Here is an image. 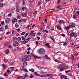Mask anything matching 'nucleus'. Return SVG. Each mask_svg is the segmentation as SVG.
I'll return each mask as SVG.
<instances>
[{
	"instance_id": "1",
	"label": "nucleus",
	"mask_w": 79,
	"mask_h": 79,
	"mask_svg": "<svg viewBox=\"0 0 79 79\" xmlns=\"http://www.w3.org/2000/svg\"><path fill=\"white\" fill-rule=\"evenodd\" d=\"M30 58H31V55H26L23 57L22 60L23 61H27V60H29Z\"/></svg>"
},
{
	"instance_id": "2",
	"label": "nucleus",
	"mask_w": 79,
	"mask_h": 79,
	"mask_svg": "<svg viewBox=\"0 0 79 79\" xmlns=\"http://www.w3.org/2000/svg\"><path fill=\"white\" fill-rule=\"evenodd\" d=\"M38 52L40 55H44L45 53V51L44 49H40L38 50Z\"/></svg>"
},
{
	"instance_id": "3",
	"label": "nucleus",
	"mask_w": 79,
	"mask_h": 79,
	"mask_svg": "<svg viewBox=\"0 0 79 79\" xmlns=\"http://www.w3.org/2000/svg\"><path fill=\"white\" fill-rule=\"evenodd\" d=\"M59 69L60 71H62L63 70H64V66L63 65L60 66L59 67Z\"/></svg>"
},
{
	"instance_id": "4",
	"label": "nucleus",
	"mask_w": 79,
	"mask_h": 79,
	"mask_svg": "<svg viewBox=\"0 0 79 79\" xmlns=\"http://www.w3.org/2000/svg\"><path fill=\"white\" fill-rule=\"evenodd\" d=\"M13 45L15 47H16L19 45V43L18 42H15L13 43Z\"/></svg>"
},
{
	"instance_id": "5",
	"label": "nucleus",
	"mask_w": 79,
	"mask_h": 79,
	"mask_svg": "<svg viewBox=\"0 0 79 79\" xmlns=\"http://www.w3.org/2000/svg\"><path fill=\"white\" fill-rule=\"evenodd\" d=\"M22 48H23L21 47L20 46H19V47H17V50L18 51H19V52H20L23 50L22 49Z\"/></svg>"
},
{
	"instance_id": "6",
	"label": "nucleus",
	"mask_w": 79,
	"mask_h": 79,
	"mask_svg": "<svg viewBox=\"0 0 79 79\" xmlns=\"http://www.w3.org/2000/svg\"><path fill=\"white\" fill-rule=\"evenodd\" d=\"M27 12L26 13L23 12L22 14V16L24 17H25V16H27Z\"/></svg>"
},
{
	"instance_id": "7",
	"label": "nucleus",
	"mask_w": 79,
	"mask_h": 79,
	"mask_svg": "<svg viewBox=\"0 0 79 79\" xmlns=\"http://www.w3.org/2000/svg\"><path fill=\"white\" fill-rule=\"evenodd\" d=\"M5 21L6 23H10V19H6Z\"/></svg>"
},
{
	"instance_id": "8",
	"label": "nucleus",
	"mask_w": 79,
	"mask_h": 79,
	"mask_svg": "<svg viewBox=\"0 0 79 79\" xmlns=\"http://www.w3.org/2000/svg\"><path fill=\"white\" fill-rule=\"evenodd\" d=\"M45 45L47 46L48 48H52L51 46L49 45V43H46Z\"/></svg>"
},
{
	"instance_id": "9",
	"label": "nucleus",
	"mask_w": 79,
	"mask_h": 79,
	"mask_svg": "<svg viewBox=\"0 0 79 79\" xmlns=\"http://www.w3.org/2000/svg\"><path fill=\"white\" fill-rule=\"evenodd\" d=\"M25 10V11H28V9L27 8V7H23L22 8V10L24 11Z\"/></svg>"
},
{
	"instance_id": "10",
	"label": "nucleus",
	"mask_w": 79,
	"mask_h": 79,
	"mask_svg": "<svg viewBox=\"0 0 79 79\" xmlns=\"http://www.w3.org/2000/svg\"><path fill=\"white\" fill-rule=\"evenodd\" d=\"M17 22V19L16 18H14L12 19V22L13 23H16Z\"/></svg>"
},
{
	"instance_id": "11",
	"label": "nucleus",
	"mask_w": 79,
	"mask_h": 79,
	"mask_svg": "<svg viewBox=\"0 0 79 79\" xmlns=\"http://www.w3.org/2000/svg\"><path fill=\"white\" fill-rule=\"evenodd\" d=\"M33 57H34V58L35 59L36 58H38V59H40V58H41V57H38L37 56H35V55L33 56Z\"/></svg>"
},
{
	"instance_id": "12",
	"label": "nucleus",
	"mask_w": 79,
	"mask_h": 79,
	"mask_svg": "<svg viewBox=\"0 0 79 79\" xmlns=\"http://www.w3.org/2000/svg\"><path fill=\"white\" fill-rule=\"evenodd\" d=\"M69 26L70 27H75V24L73 23H71L70 24Z\"/></svg>"
},
{
	"instance_id": "13",
	"label": "nucleus",
	"mask_w": 79,
	"mask_h": 79,
	"mask_svg": "<svg viewBox=\"0 0 79 79\" xmlns=\"http://www.w3.org/2000/svg\"><path fill=\"white\" fill-rule=\"evenodd\" d=\"M55 9H51L47 11L46 13H49V12H50L51 11H55Z\"/></svg>"
},
{
	"instance_id": "14",
	"label": "nucleus",
	"mask_w": 79,
	"mask_h": 79,
	"mask_svg": "<svg viewBox=\"0 0 79 79\" xmlns=\"http://www.w3.org/2000/svg\"><path fill=\"white\" fill-rule=\"evenodd\" d=\"M75 35V33L73 32H71L70 34V36H71V37H72L74 36Z\"/></svg>"
},
{
	"instance_id": "15",
	"label": "nucleus",
	"mask_w": 79,
	"mask_h": 79,
	"mask_svg": "<svg viewBox=\"0 0 79 79\" xmlns=\"http://www.w3.org/2000/svg\"><path fill=\"white\" fill-rule=\"evenodd\" d=\"M16 11L17 12H19L21 11V8L19 7H17L16 9Z\"/></svg>"
},
{
	"instance_id": "16",
	"label": "nucleus",
	"mask_w": 79,
	"mask_h": 79,
	"mask_svg": "<svg viewBox=\"0 0 79 79\" xmlns=\"http://www.w3.org/2000/svg\"><path fill=\"white\" fill-rule=\"evenodd\" d=\"M59 23L60 24H64V21H63V20H59L58 21Z\"/></svg>"
},
{
	"instance_id": "17",
	"label": "nucleus",
	"mask_w": 79,
	"mask_h": 79,
	"mask_svg": "<svg viewBox=\"0 0 79 79\" xmlns=\"http://www.w3.org/2000/svg\"><path fill=\"white\" fill-rule=\"evenodd\" d=\"M13 41H16V40H18V38L16 37H14L13 38Z\"/></svg>"
},
{
	"instance_id": "18",
	"label": "nucleus",
	"mask_w": 79,
	"mask_h": 79,
	"mask_svg": "<svg viewBox=\"0 0 79 79\" xmlns=\"http://www.w3.org/2000/svg\"><path fill=\"white\" fill-rule=\"evenodd\" d=\"M65 29H66L67 31H69V27H65L64 28Z\"/></svg>"
},
{
	"instance_id": "19",
	"label": "nucleus",
	"mask_w": 79,
	"mask_h": 79,
	"mask_svg": "<svg viewBox=\"0 0 79 79\" xmlns=\"http://www.w3.org/2000/svg\"><path fill=\"white\" fill-rule=\"evenodd\" d=\"M57 29L59 30H61V28L60 27V26L59 25L58 27H57Z\"/></svg>"
},
{
	"instance_id": "20",
	"label": "nucleus",
	"mask_w": 79,
	"mask_h": 79,
	"mask_svg": "<svg viewBox=\"0 0 79 79\" xmlns=\"http://www.w3.org/2000/svg\"><path fill=\"white\" fill-rule=\"evenodd\" d=\"M34 73L35 75H36V76H39V75L38 73H37V72H34Z\"/></svg>"
},
{
	"instance_id": "21",
	"label": "nucleus",
	"mask_w": 79,
	"mask_h": 79,
	"mask_svg": "<svg viewBox=\"0 0 79 79\" xmlns=\"http://www.w3.org/2000/svg\"><path fill=\"white\" fill-rule=\"evenodd\" d=\"M17 40L18 42H21V37H19L17 38Z\"/></svg>"
},
{
	"instance_id": "22",
	"label": "nucleus",
	"mask_w": 79,
	"mask_h": 79,
	"mask_svg": "<svg viewBox=\"0 0 79 79\" xmlns=\"http://www.w3.org/2000/svg\"><path fill=\"white\" fill-rule=\"evenodd\" d=\"M28 42V41L26 40H24L23 41V44H27V43Z\"/></svg>"
},
{
	"instance_id": "23",
	"label": "nucleus",
	"mask_w": 79,
	"mask_h": 79,
	"mask_svg": "<svg viewBox=\"0 0 79 79\" xmlns=\"http://www.w3.org/2000/svg\"><path fill=\"white\" fill-rule=\"evenodd\" d=\"M10 51L8 50H6V54H8L9 53Z\"/></svg>"
},
{
	"instance_id": "24",
	"label": "nucleus",
	"mask_w": 79,
	"mask_h": 79,
	"mask_svg": "<svg viewBox=\"0 0 79 79\" xmlns=\"http://www.w3.org/2000/svg\"><path fill=\"white\" fill-rule=\"evenodd\" d=\"M29 71H31V72H34V69H29Z\"/></svg>"
},
{
	"instance_id": "25",
	"label": "nucleus",
	"mask_w": 79,
	"mask_h": 79,
	"mask_svg": "<svg viewBox=\"0 0 79 79\" xmlns=\"http://www.w3.org/2000/svg\"><path fill=\"white\" fill-rule=\"evenodd\" d=\"M26 21H27V19H23L22 20V21H23V22H24V21L26 22Z\"/></svg>"
},
{
	"instance_id": "26",
	"label": "nucleus",
	"mask_w": 79,
	"mask_h": 79,
	"mask_svg": "<svg viewBox=\"0 0 79 79\" xmlns=\"http://www.w3.org/2000/svg\"><path fill=\"white\" fill-rule=\"evenodd\" d=\"M3 31V27H1L0 28V31Z\"/></svg>"
},
{
	"instance_id": "27",
	"label": "nucleus",
	"mask_w": 79,
	"mask_h": 79,
	"mask_svg": "<svg viewBox=\"0 0 79 79\" xmlns=\"http://www.w3.org/2000/svg\"><path fill=\"white\" fill-rule=\"evenodd\" d=\"M15 27L17 28L19 27V25H18V24L17 23L15 24Z\"/></svg>"
},
{
	"instance_id": "28",
	"label": "nucleus",
	"mask_w": 79,
	"mask_h": 79,
	"mask_svg": "<svg viewBox=\"0 0 79 79\" xmlns=\"http://www.w3.org/2000/svg\"><path fill=\"white\" fill-rule=\"evenodd\" d=\"M23 64L24 66H26V65H27V62H24L23 63Z\"/></svg>"
},
{
	"instance_id": "29",
	"label": "nucleus",
	"mask_w": 79,
	"mask_h": 79,
	"mask_svg": "<svg viewBox=\"0 0 79 79\" xmlns=\"http://www.w3.org/2000/svg\"><path fill=\"white\" fill-rule=\"evenodd\" d=\"M71 59L72 60V61H74V56H73V55H72V57Z\"/></svg>"
},
{
	"instance_id": "30",
	"label": "nucleus",
	"mask_w": 79,
	"mask_h": 79,
	"mask_svg": "<svg viewBox=\"0 0 79 79\" xmlns=\"http://www.w3.org/2000/svg\"><path fill=\"white\" fill-rule=\"evenodd\" d=\"M4 62H5V63H7V62H8V60L6 59H4Z\"/></svg>"
},
{
	"instance_id": "31",
	"label": "nucleus",
	"mask_w": 79,
	"mask_h": 79,
	"mask_svg": "<svg viewBox=\"0 0 79 79\" xmlns=\"http://www.w3.org/2000/svg\"><path fill=\"white\" fill-rule=\"evenodd\" d=\"M44 57H46V58H47V59H50V58L49 57H48V56H47V55H45L44 56Z\"/></svg>"
},
{
	"instance_id": "32",
	"label": "nucleus",
	"mask_w": 79,
	"mask_h": 79,
	"mask_svg": "<svg viewBox=\"0 0 79 79\" xmlns=\"http://www.w3.org/2000/svg\"><path fill=\"white\" fill-rule=\"evenodd\" d=\"M41 26H44V23L43 22L41 23Z\"/></svg>"
},
{
	"instance_id": "33",
	"label": "nucleus",
	"mask_w": 79,
	"mask_h": 79,
	"mask_svg": "<svg viewBox=\"0 0 79 79\" xmlns=\"http://www.w3.org/2000/svg\"><path fill=\"white\" fill-rule=\"evenodd\" d=\"M26 34V33L25 32H23L21 33V35H24Z\"/></svg>"
},
{
	"instance_id": "34",
	"label": "nucleus",
	"mask_w": 79,
	"mask_h": 79,
	"mask_svg": "<svg viewBox=\"0 0 79 79\" xmlns=\"http://www.w3.org/2000/svg\"><path fill=\"white\" fill-rule=\"evenodd\" d=\"M11 33L10 32V31H8L6 32V35H8L9 34H10Z\"/></svg>"
},
{
	"instance_id": "35",
	"label": "nucleus",
	"mask_w": 79,
	"mask_h": 79,
	"mask_svg": "<svg viewBox=\"0 0 79 79\" xmlns=\"http://www.w3.org/2000/svg\"><path fill=\"white\" fill-rule=\"evenodd\" d=\"M37 11H35L33 13L34 15H37Z\"/></svg>"
},
{
	"instance_id": "36",
	"label": "nucleus",
	"mask_w": 79,
	"mask_h": 79,
	"mask_svg": "<svg viewBox=\"0 0 79 79\" xmlns=\"http://www.w3.org/2000/svg\"><path fill=\"white\" fill-rule=\"evenodd\" d=\"M34 31H31V33H30V35H32V34H34Z\"/></svg>"
},
{
	"instance_id": "37",
	"label": "nucleus",
	"mask_w": 79,
	"mask_h": 79,
	"mask_svg": "<svg viewBox=\"0 0 79 79\" xmlns=\"http://www.w3.org/2000/svg\"><path fill=\"white\" fill-rule=\"evenodd\" d=\"M17 19H21V16L20 15H18L17 17Z\"/></svg>"
},
{
	"instance_id": "38",
	"label": "nucleus",
	"mask_w": 79,
	"mask_h": 79,
	"mask_svg": "<svg viewBox=\"0 0 79 79\" xmlns=\"http://www.w3.org/2000/svg\"><path fill=\"white\" fill-rule=\"evenodd\" d=\"M67 45V43H64V44H63V45H64V46H65V45Z\"/></svg>"
},
{
	"instance_id": "39",
	"label": "nucleus",
	"mask_w": 79,
	"mask_h": 79,
	"mask_svg": "<svg viewBox=\"0 0 79 79\" xmlns=\"http://www.w3.org/2000/svg\"><path fill=\"white\" fill-rule=\"evenodd\" d=\"M5 46L6 47H8V44L6 43H5Z\"/></svg>"
},
{
	"instance_id": "40",
	"label": "nucleus",
	"mask_w": 79,
	"mask_h": 79,
	"mask_svg": "<svg viewBox=\"0 0 79 79\" xmlns=\"http://www.w3.org/2000/svg\"><path fill=\"white\" fill-rule=\"evenodd\" d=\"M3 6V3H0V6H1V7H2V6Z\"/></svg>"
},
{
	"instance_id": "41",
	"label": "nucleus",
	"mask_w": 79,
	"mask_h": 79,
	"mask_svg": "<svg viewBox=\"0 0 79 79\" xmlns=\"http://www.w3.org/2000/svg\"><path fill=\"white\" fill-rule=\"evenodd\" d=\"M37 35H38V36H40V35H41V33L40 32H38L37 33Z\"/></svg>"
},
{
	"instance_id": "42",
	"label": "nucleus",
	"mask_w": 79,
	"mask_h": 79,
	"mask_svg": "<svg viewBox=\"0 0 79 79\" xmlns=\"http://www.w3.org/2000/svg\"><path fill=\"white\" fill-rule=\"evenodd\" d=\"M22 40H25V39L24 38V37L22 36Z\"/></svg>"
},
{
	"instance_id": "43",
	"label": "nucleus",
	"mask_w": 79,
	"mask_h": 79,
	"mask_svg": "<svg viewBox=\"0 0 79 79\" xmlns=\"http://www.w3.org/2000/svg\"><path fill=\"white\" fill-rule=\"evenodd\" d=\"M5 29H8V25H6V26H5Z\"/></svg>"
},
{
	"instance_id": "44",
	"label": "nucleus",
	"mask_w": 79,
	"mask_h": 79,
	"mask_svg": "<svg viewBox=\"0 0 79 79\" xmlns=\"http://www.w3.org/2000/svg\"><path fill=\"white\" fill-rule=\"evenodd\" d=\"M20 69H21V70H22V71H23L24 70V68L23 67H22V68H20Z\"/></svg>"
},
{
	"instance_id": "45",
	"label": "nucleus",
	"mask_w": 79,
	"mask_h": 79,
	"mask_svg": "<svg viewBox=\"0 0 79 79\" xmlns=\"http://www.w3.org/2000/svg\"><path fill=\"white\" fill-rule=\"evenodd\" d=\"M34 77V75H33L32 74H31V76L30 77V78H32V77Z\"/></svg>"
},
{
	"instance_id": "46",
	"label": "nucleus",
	"mask_w": 79,
	"mask_h": 79,
	"mask_svg": "<svg viewBox=\"0 0 79 79\" xmlns=\"http://www.w3.org/2000/svg\"><path fill=\"white\" fill-rule=\"evenodd\" d=\"M70 70H69L65 71V72L66 73V74H67V73H68V72H70Z\"/></svg>"
},
{
	"instance_id": "47",
	"label": "nucleus",
	"mask_w": 79,
	"mask_h": 79,
	"mask_svg": "<svg viewBox=\"0 0 79 79\" xmlns=\"http://www.w3.org/2000/svg\"><path fill=\"white\" fill-rule=\"evenodd\" d=\"M43 31H44V32H45L46 33H48V31H47V30H44Z\"/></svg>"
},
{
	"instance_id": "48",
	"label": "nucleus",
	"mask_w": 79,
	"mask_h": 79,
	"mask_svg": "<svg viewBox=\"0 0 79 79\" xmlns=\"http://www.w3.org/2000/svg\"><path fill=\"white\" fill-rule=\"evenodd\" d=\"M12 15V14L11 13H10L8 15V16H10V17L11 16V15Z\"/></svg>"
},
{
	"instance_id": "49",
	"label": "nucleus",
	"mask_w": 79,
	"mask_h": 79,
	"mask_svg": "<svg viewBox=\"0 0 79 79\" xmlns=\"http://www.w3.org/2000/svg\"><path fill=\"white\" fill-rule=\"evenodd\" d=\"M11 69H12L13 70H14L15 69V67H11L10 68Z\"/></svg>"
},
{
	"instance_id": "50",
	"label": "nucleus",
	"mask_w": 79,
	"mask_h": 79,
	"mask_svg": "<svg viewBox=\"0 0 79 79\" xmlns=\"http://www.w3.org/2000/svg\"><path fill=\"white\" fill-rule=\"evenodd\" d=\"M24 71H25V72H28V71H27V69H24Z\"/></svg>"
},
{
	"instance_id": "51",
	"label": "nucleus",
	"mask_w": 79,
	"mask_h": 79,
	"mask_svg": "<svg viewBox=\"0 0 79 79\" xmlns=\"http://www.w3.org/2000/svg\"><path fill=\"white\" fill-rule=\"evenodd\" d=\"M50 30H51V31H53V30H54V28L52 27Z\"/></svg>"
},
{
	"instance_id": "52",
	"label": "nucleus",
	"mask_w": 79,
	"mask_h": 79,
	"mask_svg": "<svg viewBox=\"0 0 79 79\" xmlns=\"http://www.w3.org/2000/svg\"><path fill=\"white\" fill-rule=\"evenodd\" d=\"M73 17L74 19H76V15H73Z\"/></svg>"
},
{
	"instance_id": "53",
	"label": "nucleus",
	"mask_w": 79,
	"mask_h": 79,
	"mask_svg": "<svg viewBox=\"0 0 79 79\" xmlns=\"http://www.w3.org/2000/svg\"><path fill=\"white\" fill-rule=\"evenodd\" d=\"M30 39H31V38H28L26 39V40L27 41V40H28V41H29Z\"/></svg>"
},
{
	"instance_id": "54",
	"label": "nucleus",
	"mask_w": 79,
	"mask_h": 79,
	"mask_svg": "<svg viewBox=\"0 0 79 79\" xmlns=\"http://www.w3.org/2000/svg\"><path fill=\"white\" fill-rule=\"evenodd\" d=\"M61 35L62 36H63V37H65V35H66L64 34H61Z\"/></svg>"
},
{
	"instance_id": "55",
	"label": "nucleus",
	"mask_w": 79,
	"mask_h": 79,
	"mask_svg": "<svg viewBox=\"0 0 79 79\" xmlns=\"http://www.w3.org/2000/svg\"><path fill=\"white\" fill-rule=\"evenodd\" d=\"M29 33H26L25 35V36H27V35H28V34H29Z\"/></svg>"
},
{
	"instance_id": "56",
	"label": "nucleus",
	"mask_w": 79,
	"mask_h": 79,
	"mask_svg": "<svg viewBox=\"0 0 79 79\" xmlns=\"http://www.w3.org/2000/svg\"><path fill=\"white\" fill-rule=\"evenodd\" d=\"M49 77H51V78H52V77H53V76H52V75L51 74H50L49 75Z\"/></svg>"
},
{
	"instance_id": "57",
	"label": "nucleus",
	"mask_w": 79,
	"mask_h": 79,
	"mask_svg": "<svg viewBox=\"0 0 79 79\" xmlns=\"http://www.w3.org/2000/svg\"><path fill=\"white\" fill-rule=\"evenodd\" d=\"M5 24V22H4V21L1 22L2 25H3V24Z\"/></svg>"
},
{
	"instance_id": "58",
	"label": "nucleus",
	"mask_w": 79,
	"mask_h": 79,
	"mask_svg": "<svg viewBox=\"0 0 79 79\" xmlns=\"http://www.w3.org/2000/svg\"><path fill=\"white\" fill-rule=\"evenodd\" d=\"M40 3H41L40 2H38V5H39V6H40Z\"/></svg>"
},
{
	"instance_id": "59",
	"label": "nucleus",
	"mask_w": 79,
	"mask_h": 79,
	"mask_svg": "<svg viewBox=\"0 0 79 79\" xmlns=\"http://www.w3.org/2000/svg\"><path fill=\"white\" fill-rule=\"evenodd\" d=\"M60 1H61V0H58V2L57 4H59V3H60Z\"/></svg>"
},
{
	"instance_id": "60",
	"label": "nucleus",
	"mask_w": 79,
	"mask_h": 79,
	"mask_svg": "<svg viewBox=\"0 0 79 79\" xmlns=\"http://www.w3.org/2000/svg\"><path fill=\"white\" fill-rule=\"evenodd\" d=\"M40 77H45V76H44V75H40Z\"/></svg>"
},
{
	"instance_id": "61",
	"label": "nucleus",
	"mask_w": 79,
	"mask_h": 79,
	"mask_svg": "<svg viewBox=\"0 0 79 79\" xmlns=\"http://www.w3.org/2000/svg\"><path fill=\"white\" fill-rule=\"evenodd\" d=\"M14 64V63L13 62H10V64L11 65H13V64Z\"/></svg>"
},
{
	"instance_id": "62",
	"label": "nucleus",
	"mask_w": 79,
	"mask_h": 79,
	"mask_svg": "<svg viewBox=\"0 0 79 79\" xmlns=\"http://www.w3.org/2000/svg\"><path fill=\"white\" fill-rule=\"evenodd\" d=\"M23 5H26V3H25V2H23Z\"/></svg>"
},
{
	"instance_id": "63",
	"label": "nucleus",
	"mask_w": 79,
	"mask_h": 79,
	"mask_svg": "<svg viewBox=\"0 0 79 79\" xmlns=\"http://www.w3.org/2000/svg\"><path fill=\"white\" fill-rule=\"evenodd\" d=\"M4 76H7V74L6 73H4Z\"/></svg>"
},
{
	"instance_id": "64",
	"label": "nucleus",
	"mask_w": 79,
	"mask_h": 79,
	"mask_svg": "<svg viewBox=\"0 0 79 79\" xmlns=\"http://www.w3.org/2000/svg\"><path fill=\"white\" fill-rule=\"evenodd\" d=\"M77 66H78V68H79V64H77Z\"/></svg>"
}]
</instances>
